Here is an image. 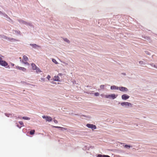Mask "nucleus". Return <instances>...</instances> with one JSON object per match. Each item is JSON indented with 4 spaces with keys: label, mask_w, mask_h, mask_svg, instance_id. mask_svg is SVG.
Listing matches in <instances>:
<instances>
[{
    "label": "nucleus",
    "mask_w": 157,
    "mask_h": 157,
    "mask_svg": "<svg viewBox=\"0 0 157 157\" xmlns=\"http://www.w3.org/2000/svg\"><path fill=\"white\" fill-rule=\"evenodd\" d=\"M17 126L19 128H21V127H19L18 125H17Z\"/></svg>",
    "instance_id": "obj_30"
},
{
    "label": "nucleus",
    "mask_w": 157,
    "mask_h": 157,
    "mask_svg": "<svg viewBox=\"0 0 157 157\" xmlns=\"http://www.w3.org/2000/svg\"><path fill=\"white\" fill-rule=\"evenodd\" d=\"M31 66L32 67V69L33 70H36V71L37 72H40L41 71L40 70V69L38 68L37 67H36V65L33 63H32L31 64Z\"/></svg>",
    "instance_id": "obj_2"
},
{
    "label": "nucleus",
    "mask_w": 157,
    "mask_h": 157,
    "mask_svg": "<svg viewBox=\"0 0 157 157\" xmlns=\"http://www.w3.org/2000/svg\"><path fill=\"white\" fill-rule=\"evenodd\" d=\"M94 94L96 96H98L99 95V93L98 92H96Z\"/></svg>",
    "instance_id": "obj_26"
},
{
    "label": "nucleus",
    "mask_w": 157,
    "mask_h": 157,
    "mask_svg": "<svg viewBox=\"0 0 157 157\" xmlns=\"http://www.w3.org/2000/svg\"><path fill=\"white\" fill-rule=\"evenodd\" d=\"M28 60V58L25 56H23V60L22 61H27Z\"/></svg>",
    "instance_id": "obj_10"
},
{
    "label": "nucleus",
    "mask_w": 157,
    "mask_h": 157,
    "mask_svg": "<svg viewBox=\"0 0 157 157\" xmlns=\"http://www.w3.org/2000/svg\"><path fill=\"white\" fill-rule=\"evenodd\" d=\"M22 119L26 120H29L30 119V118H29L26 117H22Z\"/></svg>",
    "instance_id": "obj_16"
},
{
    "label": "nucleus",
    "mask_w": 157,
    "mask_h": 157,
    "mask_svg": "<svg viewBox=\"0 0 157 157\" xmlns=\"http://www.w3.org/2000/svg\"><path fill=\"white\" fill-rule=\"evenodd\" d=\"M8 65V63L5 61L2 60V58L0 57V65L6 67Z\"/></svg>",
    "instance_id": "obj_1"
},
{
    "label": "nucleus",
    "mask_w": 157,
    "mask_h": 157,
    "mask_svg": "<svg viewBox=\"0 0 157 157\" xmlns=\"http://www.w3.org/2000/svg\"><path fill=\"white\" fill-rule=\"evenodd\" d=\"M42 118L44 119H45L46 121L50 122L52 120V118L51 117L49 116H43Z\"/></svg>",
    "instance_id": "obj_4"
},
{
    "label": "nucleus",
    "mask_w": 157,
    "mask_h": 157,
    "mask_svg": "<svg viewBox=\"0 0 157 157\" xmlns=\"http://www.w3.org/2000/svg\"><path fill=\"white\" fill-rule=\"evenodd\" d=\"M116 98V96H115V95L114 94H111V98L112 99H114Z\"/></svg>",
    "instance_id": "obj_13"
},
{
    "label": "nucleus",
    "mask_w": 157,
    "mask_h": 157,
    "mask_svg": "<svg viewBox=\"0 0 157 157\" xmlns=\"http://www.w3.org/2000/svg\"><path fill=\"white\" fill-rule=\"evenodd\" d=\"M119 89V87H118L116 86H111V89L112 90H118Z\"/></svg>",
    "instance_id": "obj_9"
},
{
    "label": "nucleus",
    "mask_w": 157,
    "mask_h": 157,
    "mask_svg": "<svg viewBox=\"0 0 157 157\" xmlns=\"http://www.w3.org/2000/svg\"><path fill=\"white\" fill-rule=\"evenodd\" d=\"M105 87V85H102L100 86V88L102 89H104Z\"/></svg>",
    "instance_id": "obj_23"
},
{
    "label": "nucleus",
    "mask_w": 157,
    "mask_h": 157,
    "mask_svg": "<svg viewBox=\"0 0 157 157\" xmlns=\"http://www.w3.org/2000/svg\"><path fill=\"white\" fill-rule=\"evenodd\" d=\"M86 126L89 128H91L92 130L96 129V126L94 124H88L86 125Z\"/></svg>",
    "instance_id": "obj_3"
},
{
    "label": "nucleus",
    "mask_w": 157,
    "mask_h": 157,
    "mask_svg": "<svg viewBox=\"0 0 157 157\" xmlns=\"http://www.w3.org/2000/svg\"><path fill=\"white\" fill-rule=\"evenodd\" d=\"M54 127L56 128H62L64 130H67V129L66 128H62L61 127H59V126H54Z\"/></svg>",
    "instance_id": "obj_20"
},
{
    "label": "nucleus",
    "mask_w": 157,
    "mask_h": 157,
    "mask_svg": "<svg viewBox=\"0 0 157 157\" xmlns=\"http://www.w3.org/2000/svg\"><path fill=\"white\" fill-rule=\"evenodd\" d=\"M121 105L122 106H132V104L128 102H124L121 103Z\"/></svg>",
    "instance_id": "obj_5"
},
{
    "label": "nucleus",
    "mask_w": 157,
    "mask_h": 157,
    "mask_svg": "<svg viewBox=\"0 0 157 157\" xmlns=\"http://www.w3.org/2000/svg\"><path fill=\"white\" fill-rule=\"evenodd\" d=\"M59 78L58 76H55L54 80L56 81H59Z\"/></svg>",
    "instance_id": "obj_12"
},
{
    "label": "nucleus",
    "mask_w": 157,
    "mask_h": 157,
    "mask_svg": "<svg viewBox=\"0 0 157 157\" xmlns=\"http://www.w3.org/2000/svg\"><path fill=\"white\" fill-rule=\"evenodd\" d=\"M143 63V61H140V62H139V63H140V64H142V63Z\"/></svg>",
    "instance_id": "obj_29"
},
{
    "label": "nucleus",
    "mask_w": 157,
    "mask_h": 157,
    "mask_svg": "<svg viewBox=\"0 0 157 157\" xmlns=\"http://www.w3.org/2000/svg\"><path fill=\"white\" fill-rule=\"evenodd\" d=\"M23 63H24L25 64L27 65H29V64L26 61H22Z\"/></svg>",
    "instance_id": "obj_21"
},
{
    "label": "nucleus",
    "mask_w": 157,
    "mask_h": 157,
    "mask_svg": "<svg viewBox=\"0 0 157 157\" xmlns=\"http://www.w3.org/2000/svg\"><path fill=\"white\" fill-rule=\"evenodd\" d=\"M54 121L55 123H58L57 121L56 120H54Z\"/></svg>",
    "instance_id": "obj_27"
},
{
    "label": "nucleus",
    "mask_w": 157,
    "mask_h": 157,
    "mask_svg": "<svg viewBox=\"0 0 157 157\" xmlns=\"http://www.w3.org/2000/svg\"><path fill=\"white\" fill-rule=\"evenodd\" d=\"M17 68L18 70H21L24 72H25L26 71V69L24 67H21L19 66H17Z\"/></svg>",
    "instance_id": "obj_8"
},
{
    "label": "nucleus",
    "mask_w": 157,
    "mask_h": 157,
    "mask_svg": "<svg viewBox=\"0 0 157 157\" xmlns=\"http://www.w3.org/2000/svg\"><path fill=\"white\" fill-rule=\"evenodd\" d=\"M64 40L65 41L67 42V43H69L70 41L67 38H65L64 39Z\"/></svg>",
    "instance_id": "obj_22"
},
{
    "label": "nucleus",
    "mask_w": 157,
    "mask_h": 157,
    "mask_svg": "<svg viewBox=\"0 0 157 157\" xmlns=\"http://www.w3.org/2000/svg\"><path fill=\"white\" fill-rule=\"evenodd\" d=\"M47 78L49 80H50V79L51 78V76L50 75H48L47 77Z\"/></svg>",
    "instance_id": "obj_25"
},
{
    "label": "nucleus",
    "mask_w": 157,
    "mask_h": 157,
    "mask_svg": "<svg viewBox=\"0 0 157 157\" xmlns=\"http://www.w3.org/2000/svg\"><path fill=\"white\" fill-rule=\"evenodd\" d=\"M52 61L53 63H55L56 64H57L58 63L56 61V60L55 59H52Z\"/></svg>",
    "instance_id": "obj_18"
},
{
    "label": "nucleus",
    "mask_w": 157,
    "mask_h": 157,
    "mask_svg": "<svg viewBox=\"0 0 157 157\" xmlns=\"http://www.w3.org/2000/svg\"><path fill=\"white\" fill-rule=\"evenodd\" d=\"M124 147L128 148H130L131 147V146L130 145H125L124 146Z\"/></svg>",
    "instance_id": "obj_17"
},
{
    "label": "nucleus",
    "mask_w": 157,
    "mask_h": 157,
    "mask_svg": "<svg viewBox=\"0 0 157 157\" xmlns=\"http://www.w3.org/2000/svg\"><path fill=\"white\" fill-rule=\"evenodd\" d=\"M97 157H110L108 155H102L101 154L98 155Z\"/></svg>",
    "instance_id": "obj_11"
},
{
    "label": "nucleus",
    "mask_w": 157,
    "mask_h": 157,
    "mask_svg": "<svg viewBox=\"0 0 157 157\" xmlns=\"http://www.w3.org/2000/svg\"><path fill=\"white\" fill-rule=\"evenodd\" d=\"M122 98L123 100H125L128 99L129 96L126 94H124L122 96Z\"/></svg>",
    "instance_id": "obj_7"
},
{
    "label": "nucleus",
    "mask_w": 157,
    "mask_h": 157,
    "mask_svg": "<svg viewBox=\"0 0 157 157\" xmlns=\"http://www.w3.org/2000/svg\"><path fill=\"white\" fill-rule=\"evenodd\" d=\"M19 123L22 126H23L24 124L22 121H20L19 122Z\"/></svg>",
    "instance_id": "obj_24"
},
{
    "label": "nucleus",
    "mask_w": 157,
    "mask_h": 157,
    "mask_svg": "<svg viewBox=\"0 0 157 157\" xmlns=\"http://www.w3.org/2000/svg\"><path fill=\"white\" fill-rule=\"evenodd\" d=\"M31 45L33 46L34 48H36L37 47H38V46L36 44H31Z\"/></svg>",
    "instance_id": "obj_19"
},
{
    "label": "nucleus",
    "mask_w": 157,
    "mask_h": 157,
    "mask_svg": "<svg viewBox=\"0 0 157 157\" xmlns=\"http://www.w3.org/2000/svg\"><path fill=\"white\" fill-rule=\"evenodd\" d=\"M118 89H119V90L123 92L127 91H128V89L125 87H120Z\"/></svg>",
    "instance_id": "obj_6"
},
{
    "label": "nucleus",
    "mask_w": 157,
    "mask_h": 157,
    "mask_svg": "<svg viewBox=\"0 0 157 157\" xmlns=\"http://www.w3.org/2000/svg\"><path fill=\"white\" fill-rule=\"evenodd\" d=\"M154 67L155 68L157 69V65H155Z\"/></svg>",
    "instance_id": "obj_28"
},
{
    "label": "nucleus",
    "mask_w": 157,
    "mask_h": 157,
    "mask_svg": "<svg viewBox=\"0 0 157 157\" xmlns=\"http://www.w3.org/2000/svg\"><path fill=\"white\" fill-rule=\"evenodd\" d=\"M35 132V131L34 130H33L30 131V133L31 135H33L34 134Z\"/></svg>",
    "instance_id": "obj_14"
},
{
    "label": "nucleus",
    "mask_w": 157,
    "mask_h": 157,
    "mask_svg": "<svg viewBox=\"0 0 157 157\" xmlns=\"http://www.w3.org/2000/svg\"><path fill=\"white\" fill-rule=\"evenodd\" d=\"M105 97L106 98H111V94L105 95Z\"/></svg>",
    "instance_id": "obj_15"
}]
</instances>
